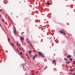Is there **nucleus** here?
<instances>
[{
  "label": "nucleus",
  "mask_w": 75,
  "mask_h": 75,
  "mask_svg": "<svg viewBox=\"0 0 75 75\" xmlns=\"http://www.w3.org/2000/svg\"><path fill=\"white\" fill-rule=\"evenodd\" d=\"M38 54H39V55H40L42 57V58H44L45 57V56H44V55L41 52H38Z\"/></svg>",
  "instance_id": "f257e3e1"
},
{
  "label": "nucleus",
  "mask_w": 75,
  "mask_h": 75,
  "mask_svg": "<svg viewBox=\"0 0 75 75\" xmlns=\"http://www.w3.org/2000/svg\"><path fill=\"white\" fill-rule=\"evenodd\" d=\"M4 4H6L7 3V0H5L4 1Z\"/></svg>",
  "instance_id": "f03ea898"
},
{
  "label": "nucleus",
  "mask_w": 75,
  "mask_h": 75,
  "mask_svg": "<svg viewBox=\"0 0 75 75\" xmlns=\"http://www.w3.org/2000/svg\"><path fill=\"white\" fill-rule=\"evenodd\" d=\"M67 58H70L71 57V55H67Z\"/></svg>",
  "instance_id": "7ed1b4c3"
},
{
  "label": "nucleus",
  "mask_w": 75,
  "mask_h": 75,
  "mask_svg": "<svg viewBox=\"0 0 75 75\" xmlns=\"http://www.w3.org/2000/svg\"><path fill=\"white\" fill-rule=\"evenodd\" d=\"M36 57H37V54H35V56L33 57V59H35V58Z\"/></svg>",
  "instance_id": "20e7f679"
},
{
  "label": "nucleus",
  "mask_w": 75,
  "mask_h": 75,
  "mask_svg": "<svg viewBox=\"0 0 75 75\" xmlns=\"http://www.w3.org/2000/svg\"><path fill=\"white\" fill-rule=\"evenodd\" d=\"M20 39L21 40H24V38L23 37H21V38H20Z\"/></svg>",
  "instance_id": "39448f33"
},
{
  "label": "nucleus",
  "mask_w": 75,
  "mask_h": 75,
  "mask_svg": "<svg viewBox=\"0 0 75 75\" xmlns=\"http://www.w3.org/2000/svg\"><path fill=\"white\" fill-rule=\"evenodd\" d=\"M10 44L11 45V46H12V47H14V45L13 43H10Z\"/></svg>",
  "instance_id": "423d86ee"
},
{
  "label": "nucleus",
  "mask_w": 75,
  "mask_h": 75,
  "mask_svg": "<svg viewBox=\"0 0 75 75\" xmlns=\"http://www.w3.org/2000/svg\"><path fill=\"white\" fill-rule=\"evenodd\" d=\"M64 61H68V59H67V58H64Z\"/></svg>",
  "instance_id": "0eeeda50"
},
{
  "label": "nucleus",
  "mask_w": 75,
  "mask_h": 75,
  "mask_svg": "<svg viewBox=\"0 0 75 75\" xmlns=\"http://www.w3.org/2000/svg\"><path fill=\"white\" fill-rule=\"evenodd\" d=\"M55 62V60H54L53 61V64H54Z\"/></svg>",
  "instance_id": "6e6552de"
},
{
  "label": "nucleus",
  "mask_w": 75,
  "mask_h": 75,
  "mask_svg": "<svg viewBox=\"0 0 75 75\" xmlns=\"http://www.w3.org/2000/svg\"><path fill=\"white\" fill-rule=\"evenodd\" d=\"M28 44H31V42H30L29 41H28Z\"/></svg>",
  "instance_id": "1a4fd4ad"
},
{
  "label": "nucleus",
  "mask_w": 75,
  "mask_h": 75,
  "mask_svg": "<svg viewBox=\"0 0 75 75\" xmlns=\"http://www.w3.org/2000/svg\"><path fill=\"white\" fill-rule=\"evenodd\" d=\"M59 32L60 33H62V34H63V32H62V31H60Z\"/></svg>",
  "instance_id": "9d476101"
},
{
  "label": "nucleus",
  "mask_w": 75,
  "mask_h": 75,
  "mask_svg": "<svg viewBox=\"0 0 75 75\" xmlns=\"http://www.w3.org/2000/svg\"><path fill=\"white\" fill-rule=\"evenodd\" d=\"M73 64H75V61H74L72 62Z\"/></svg>",
  "instance_id": "9b49d317"
},
{
  "label": "nucleus",
  "mask_w": 75,
  "mask_h": 75,
  "mask_svg": "<svg viewBox=\"0 0 75 75\" xmlns=\"http://www.w3.org/2000/svg\"><path fill=\"white\" fill-rule=\"evenodd\" d=\"M2 21H3V22H4V23L5 22V21H4V20L3 19H2Z\"/></svg>",
  "instance_id": "f8f14e48"
},
{
  "label": "nucleus",
  "mask_w": 75,
  "mask_h": 75,
  "mask_svg": "<svg viewBox=\"0 0 75 75\" xmlns=\"http://www.w3.org/2000/svg\"><path fill=\"white\" fill-rule=\"evenodd\" d=\"M70 61H71V62L72 61V58H70Z\"/></svg>",
  "instance_id": "ddd939ff"
},
{
  "label": "nucleus",
  "mask_w": 75,
  "mask_h": 75,
  "mask_svg": "<svg viewBox=\"0 0 75 75\" xmlns=\"http://www.w3.org/2000/svg\"><path fill=\"white\" fill-rule=\"evenodd\" d=\"M30 45L32 47H33V45H32L30 44Z\"/></svg>",
  "instance_id": "4468645a"
},
{
  "label": "nucleus",
  "mask_w": 75,
  "mask_h": 75,
  "mask_svg": "<svg viewBox=\"0 0 75 75\" xmlns=\"http://www.w3.org/2000/svg\"><path fill=\"white\" fill-rule=\"evenodd\" d=\"M47 4H48V5H50V3H47Z\"/></svg>",
  "instance_id": "2eb2a0df"
},
{
  "label": "nucleus",
  "mask_w": 75,
  "mask_h": 75,
  "mask_svg": "<svg viewBox=\"0 0 75 75\" xmlns=\"http://www.w3.org/2000/svg\"><path fill=\"white\" fill-rule=\"evenodd\" d=\"M25 55H26V56H27V57H28V54H26Z\"/></svg>",
  "instance_id": "dca6fc26"
},
{
  "label": "nucleus",
  "mask_w": 75,
  "mask_h": 75,
  "mask_svg": "<svg viewBox=\"0 0 75 75\" xmlns=\"http://www.w3.org/2000/svg\"><path fill=\"white\" fill-rule=\"evenodd\" d=\"M66 62V63H67V64H69V62Z\"/></svg>",
  "instance_id": "f3484780"
},
{
  "label": "nucleus",
  "mask_w": 75,
  "mask_h": 75,
  "mask_svg": "<svg viewBox=\"0 0 75 75\" xmlns=\"http://www.w3.org/2000/svg\"><path fill=\"white\" fill-rule=\"evenodd\" d=\"M63 34H64V35H66V34H65V32H63Z\"/></svg>",
  "instance_id": "a211bd4d"
},
{
  "label": "nucleus",
  "mask_w": 75,
  "mask_h": 75,
  "mask_svg": "<svg viewBox=\"0 0 75 75\" xmlns=\"http://www.w3.org/2000/svg\"><path fill=\"white\" fill-rule=\"evenodd\" d=\"M8 41H10V39L9 38H8Z\"/></svg>",
  "instance_id": "6ab92c4d"
},
{
  "label": "nucleus",
  "mask_w": 75,
  "mask_h": 75,
  "mask_svg": "<svg viewBox=\"0 0 75 75\" xmlns=\"http://www.w3.org/2000/svg\"><path fill=\"white\" fill-rule=\"evenodd\" d=\"M19 54H20V55H22V52H20L19 53Z\"/></svg>",
  "instance_id": "aec40b11"
},
{
  "label": "nucleus",
  "mask_w": 75,
  "mask_h": 75,
  "mask_svg": "<svg viewBox=\"0 0 75 75\" xmlns=\"http://www.w3.org/2000/svg\"><path fill=\"white\" fill-rule=\"evenodd\" d=\"M29 53H31V51H29Z\"/></svg>",
  "instance_id": "412c9836"
},
{
  "label": "nucleus",
  "mask_w": 75,
  "mask_h": 75,
  "mask_svg": "<svg viewBox=\"0 0 75 75\" xmlns=\"http://www.w3.org/2000/svg\"><path fill=\"white\" fill-rule=\"evenodd\" d=\"M18 43H17V47H18Z\"/></svg>",
  "instance_id": "4be33fe9"
},
{
  "label": "nucleus",
  "mask_w": 75,
  "mask_h": 75,
  "mask_svg": "<svg viewBox=\"0 0 75 75\" xmlns=\"http://www.w3.org/2000/svg\"><path fill=\"white\" fill-rule=\"evenodd\" d=\"M16 31H14V33L16 34Z\"/></svg>",
  "instance_id": "5701e85b"
},
{
  "label": "nucleus",
  "mask_w": 75,
  "mask_h": 75,
  "mask_svg": "<svg viewBox=\"0 0 75 75\" xmlns=\"http://www.w3.org/2000/svg\"><path fill=\"white\" fill-rule=\"evenodd\" d=\"M15 31H16V28H15Z\"/></svg>",
  "instance_id": "b1692460"
},
{
  "label": "nucleus",
  "mask_w": 75,
  "mask_h": 75,
  "mask_svg": "<svg viewBox=\"0 0 75 75\" xmlns=\"http://www.w3.org/2000/svg\"><path fill=\"white\" fill-rule=\"evenodd\" d=\"M17 51H18V52H19L18 50L17 49Z\"/></svg>",
  "instance_id": "393cba45"
},
{
  "label": "nucleus",
  "mask_w": 75,
  "mask_h": 75,
  "mask_svg": "<svg viewBox=\"0 0 75 75\" xmlns=\"http://www.w3.org/2000/svg\"><path fill=\"white\" fill-rule=\"evenodd\" d=\"M74 71V69H72V71Z\"/></svg>",
  "instance_id": "a878e982"
},
{
  "label": "nucleus",
  "mask_w": 75,
  "mask_h": 75,
  "mask_svg": "<svg viewBox=\"0 0 75 75\" xmlns=\"http://www.w3.org/2000/svg\"><path fill=\"white\" fill-rule=\"evenodd\" d=\"M64 30H62V32H63V33H64Z\"/></svg>",
  "instance_id": "bb28decb"
},
{
  "label": "nucleus",
  "mask_w": 75,
  "mask_h": 75,
  "mask_svg": "<svg viewBox=\"0 0 75 75\" xmlns=\"http://www.w3.org/2000/svg\"><path fill=\"white\" fill-rule=\"evenodd\" d=\"M1 17V15L0 14V17Z\"/></svg>",
  "instance_id": "cd10ccee"
},
{
  "label": "nucleus",
  "mask_w": 75,
  "mask_h": 75,
  "mask_svg": "<svg viewBox=\"0 0 75 75\" xmlns=\"http://www.w3.org/2000/svg\"><path fill=\"white\" fill-rule=\"evenodd\" d=\"M28 59H30V57H28Z\"/></svg>",
  "instance_id": "c85d7f7f"
},
{
  "label": "nucleus",
  "mask_w": 75,
  "mask_h": 75,
  "mask_svg": "<svg viewBox=\"0 0 75 75\" xmlns=\"http://www.w3.org/2000/svg\"><path fill=\"white\" fill-rule=\"evenodd\" d=\"M19 49H20V50H21V48H19Z\"/></svg>",
  "instance_id": "c756f323"
},
{
  "label": "nucleus",
  "mask_w": 75,
  "mask_h": 75,
  "mask_svg": "<svg viewBox=\"0 0 75 75\" xmlns=\"http://www.w3.org/2000/svg\"><path fill=\"white\" fill-rule=\"evenodd\" d=\"M75 73H74V75H75Z\"/></svg>",
  "instance_id": "7c9ffc66"
},
{
  "label": "nucleus",
  "mask_w": 75,
  "mask_h": 75,
  "mask_svg": "<svg viewBox=\"0 0 75 75\" xmlns=\"http://www.w3.org/2000/svg\"><path fill=\"white\" fill-rule=\"evenodd\" d=\"M15 28V27H14V28Z\"/></svg>",
  "instance_id": "2f4dec72"
},
{
  "label": "nucleus",
  "mask_w": 75,
  "mask_h": 75,
  "mask_svg": "<svg viewBox=\"0 0 75 75\" xmlns=\"http://www.w3.org/2000/svg\"><path fill=\"white\" fill-rule=\"evenodd\" d=\"M34 52H35V51H34Z\"/></svg>",
  "instance_id": "473e14b6"
}]
</instances>
